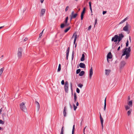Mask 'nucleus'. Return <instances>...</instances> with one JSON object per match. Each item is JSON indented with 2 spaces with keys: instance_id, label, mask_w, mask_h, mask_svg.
Segmentation results:
<instances>
[{
  "instance_id": "21",
  "label": "nucleus",
  "mask_w": 134,
  "mask_h": 134,
  "mask_svg": "<svg viewBox=\"0 0 134 134\" xmlns=\"http://www.w3.org/2000/svg\"><path fill=\"white\" fill-rule=\"evenodd\" d=\"M66 107H65L64 108V110L63 112L64 116V117H65L66 116Z\"/></svg>"
},
{
  "instance_id": "37",
  "label": "nucleus",
  "mask_w": 134,
  "mask_h": 134,
  "mask_svg": "<svg viewBox=\"0 0 134 134\" xmlns=\"http://www.w3.org/2000/svg\"><path fill=\"white\" fill-rule=\"evenodd\" d=\"M78 86L79 87H80L81 88L82 87V86H83V85L82 84H81V83L79 84L78 85Z\"/></svg>"
},
{
  "instance_id": "26",
  "label": "nucleus",
  "mask_w": 134,
  "mask_h": 134,
  "mask_svg": "<svg viewBox=\"0 0 134 134\" xmlns=\"http://www.w3.org/2000/svg\"><path fill=\"white\" fill-rule=\"evenodd\" d=\"M85 56L84 54H83L82 55V56L81 59V61H83L85 60Z\"/></svg>"
},
{
  "instance_id": "15",
  "label": "nucleus",
  "mask_w": 134,
  "mask_h": 134,
  "mask_svg": "<svg viewBox=\"0 0 134 134\" xmlns=\"http://www.w3.org/2000/svg\"><path fill=\"white\" fill-rule=\"evenodd\" d=\"M70 50V48L69 47H68L66 51V59L67 60L68 59V57L69 56V52Z\"/></svg>"
},
{
  "instance_id": "57",
  "label": "nucleus",
  "mask_w": 134,
  "mask_h": 134,
  "mask_svg": "<svg viewBox=\"0 0 134 134\" xmlns=\"http://www.w3.org/2000/svg\"><path fill=\"white\" fill-rule=\"evenodd\" d=\"M44 1V0H40L41 2V3H42Z\"/></svg>"
},
{
  "instance_id": "54",
  "label": "nucleus",
  "mask_w": 134,
  "mask_h": 134,
  "mask_svg": "<svg viewBox=\"0 0 134 134\" xmlns=\"http://www.w3.org/2000/svg\"><path fill=\"white\" fill-rule=\"evenodd\" d=\"M90 10L91 12H92V7H90Z\"/></svg>"
},
{
  "instance_id": "27",
  "label": "nucleus",
  "mask_w": 134,
  "mask_h": 134,
  "mask_svg": "<svg viewBox=\"0 0 134 134\" xmlns=\"http://www.w3.org/2000/svg\"><path fill=\"white\" fill-rule=\"evenodd\" d=\"M74 101L75 102L77 100V96L75 93H74Z\"/></svg>"
},
{
  "instance_id": "14",
  "label": "nucleus",
  "mask_w": 134,
  "mask_h": 134,
  "mask_svg": "<svg viewBox=\"0 0 134 134\" xmlns=\"http://www.w3.org/2000/svg\"><path fill=\"white\" fill-rule=\"evenodd\" d=\"M107 61L108 62V59H111L112 58V55L110 52H109L107 54Z\"/></svg>"
},
{
  "instance_id": "63",
  "label": "nucleus",
  "mask_w": 134,
  "mask_h": 134,
  "mask_svg": "<svg viewBox=\"0 0 134 134\" xmlns=\"http://www.w3.org/2000/svg\"><path fill=\"white\" fill-rule=\"evenodd\" d=\"M76 44H75V47H76Z\"/></svg>"
},
{
  "instance_id": "34",
  "label": "nucleus",
  "mask_w": 134,
  "mask_h": 134,
  "mask_svg": "<svg viewBox=\"0 0 134 134\" xmlns=\"http://www.w3.org/2000/svg\"><path fill=\"white\" fill-rule=\"evenodd\" d=\"M75 53L74 52V51H73L72 53V60H73L74 56V54Z\"/></svg>"
},
{
  "instance_id": "59",
  "label": "nucleus",
  "mask_w": 134,
  "mask_h": 134,
  "mask_svg": "<svg viewBox=\"0 0 134 134\" xmlns=\"http://www.w3.org/2000/svg\"><path fill=\"white\" fill-rule=\"evenodd\" d=\"M120 47L119 46L117 49V50L119 51L120 50Z\"/></svg>"
},
{
  "instance_id": "1",
  "label": "nucleus",
  "mask_w": 134,
  "mask_h": 134,
  "mask_svg": "<svg viewBox=\"0 0 134 134\" xmlns=\"http://www.w3.org/2000/svg\"><path fill=\"white\" fill-rule=\"evenodd\" d=\"M124 52L122 57L126 55L125 58L126 59H127L130 56V52L131 51L130 47H129L128 48H126L124 50Z\"/></svg>"
},
{
  "instance_id": "58",
  "label": "nucleus",
  "mask_w": 134,
  "mask_h": 134,
  "mask_svg": "<svg viewBox=\"0 0 134 134\" xmlns=\"http://www.w3.org/2000/svg\"><path fill=\"white\" fill-rule=\"evenodd\" d=\"M129 39L130 40V42H131V37L130 36H129Z\"/></svg>"
},
{
  "instance_id": "18",
  "label": "nucleus",
  "mask_w": 134,
  "mask_h": 134,
  "mask_svg": "<svg viewBox=\"0 0 134 134\" xmlns=\"http://www.w3.org/2000/svg\"><path fill=\"white\" fill-rule=\"evenodd\" d=\"M35 104L36 105L37 108V111H38L40 108V105L39 103L37 101L35 102Z\"/></svg>"
},
{
  "instance_id": "7",
  "label": "nucleus",
  "mask_w": 134,
  "mask_h": 134,
  "mask_svg": "<svg viewBox=\"0 0 134 134\" xmlns=\"http://www.w3.org/2000/svg\"><path fill=\"white\" fill-rule=\"evenodd\" d=\"M118 35H115L112 38L111 41H114L115 42H117L118 41Z\"/></svg>"
},
{
  "instance_id": "25",
  "label": "nucleus",
  "mask_w": 134,
  "mask_h": 134,
  "mask_svg": "<svg viewBox=\"0 0 134 134\" xmlns=\"http://www.w3.org/2000/svg\"><path fill=\"white\" fill-rule=\"evenodd\" d=\"M132 100L130 101L128 103V105L131 107H132Z\"/></svg>"
},
{
  "instance_id": "10",
  "label": "nucleus",
  "mask_w": 134,
  "mask_h": 134,
  "mask_svg": "<svg viewBox=\"0 0 134 134\" xmlns=\"http://www.w3.org/2000/svg\"><path fill=\"white\" fill-rule=\"evenodd\" d=\"M93 74V70L92 67H91L89 71V78L91 79Z\"/></svg>"
},
{
  "instance_id": "60",
  "label": "nucleus",
  "mask_w": 134,
  "mask_h": 134,
  "mask_svg": "<svg viewBox=\"0 0 134 134\" xmlns=\"http://www.w3.org/2000/svg\"><path fill=\"white\" fill-rule=\"evenodd\" d=\"M3 27H4V26H2L0 27V29H1Z\"/></svg>"
},
{
  "instance_id": "50",
  "label": "nucleus",
  "mask_w": 134,
  "mask_h": 134,
  "mask_svg": "<svg viewBox=\"0 0 134 134\" xmlns=\"http://www.w3.org/2000/svg\"><path fill=\"white\" fill-rule=\"evenodd\" d=\"M28 40V38H26L25 39H24V41H27Z\"/></svg>"
},
{
  "instance_id": "45",
  "label": "nucleus",
  "mask_w": 134,
  "mask_h": 134,
  "mask_svg": "<svg viewBox=\"0 0 134 134\" xmlns=\"http://www.w3.org/2000/svg\"><path fill=\"white\" fill-rule=\"evenodd\" d=\"M70 85L71 90L72 91V84L71 83H70Z\"/></svg>"
},
{
  "instance_id": "49",
  "label": "nucleus",
  "mask_w": 134,
  "mask_h": 134,
  "mask_svg": "<svg viewBox=\"0 0 134 134\" xmlns=\"http://www.w3.org/2000/svg\"><path fill=\"white\" fill-rule=\"evenodd\" d=\"M87 127L86 126L84 128V129H83V133L84 134H85V129H86V127Z\"/></svg>"
},
{
  "instance_id": "51",
  "label": "nucleus",
  "mask_w": 134,
  "mask_h": 134,
  "mask_svg": "<svg viewBox=\"0 0 134 134\" xmlns=\"http://www.w3.org/2000/svg\"><path fill=\"white\" fill-rule=\"evenodd\" d=\"M89 3L90 7H91V2H89Z\"/></svg>"
},
{
  "instance_id": "46",
  "label": "nucleus",
  "mask_w": 134,
  "mask_h": 134,
  "mask_svg": "<svg viewBox=\"0 0 134 134\" xmlns=\"http://www.w3.org/2000/svg\"><path fill=\"white\" fill-rule=\"evenodd\" d=\"M91 25H90V26H89V27H88V30H90L91 29Z\"/></svg>"
},
{
  "instance_id": "2",
  "label": "nucleus",
  "mask_w": 134,
  "mask_h": 134,
  "mask_svg": "<svg viewBox=\"0 0 134 134\" xmlns=\"http://www.w3.org/2000/svg\"><path fill=\"white\" fill-rule=\"evenodd\" d=\"M25 103L23 102L21 103L20 105V109L22 110L25 112L27 111V109L25 106Z\"/></svg>"
},
{
  "instance_id": "19",
  "label": "nucleus",
  "mask_w": 134,
  "mask_h": 134,
  "mask_svg": "<svg viewBox=\"0 0 134 134\" xmlns=\"http://www.w3.org/2000/svg\"><path fill=\"white\" fill-rule=\"evenodd\" d=\"M46 11V9H42L41 10V14L42 15V16L44 14L45 12Z\"/></svg>"
},
{
  "instance_id": "42",
  "label": "nucleus",
  "mask_w": 134,
  "mask_h": 134,
  "mask_svg": "<svg viewBox=\"0 0 134 134\" xmlns=\"http://www.w3.org/2000/svg\"><path fill=\"white\" fill-rule=\"evenodd\" d=\"M76 92L78 93H80V90L78 88H77L76 89Z\"/></svg>"
},
{
  "instance_id": "41",
  "label": "nucleus",
  "mask_w": 134,
  "mask_h": 134,
  "mask_svg": "<svg viewBox=\"0 0 134 134\" xmlns=\"http://www.w3.org/2000/svg\"><path fill=\"white\" fill-rule=\"evenodd\" d=\"M129 45V41L128 40L126 42V46L127 47Z\"/></svg>"
},
{
  "instance_id": "36",
  "label": "nucleus",
  "mask_w": 134,
  "mask_h": 134,
  "mask_svg": "<svg viewBox=\"0 0 134 134\" xmlns=\"http://www.w3.org/2000/svg\"><path fill=\"white\" fill-rule=\"evenodd\" d=\"M81 71V69H79L77 70L76 71V74H78L79 73H80V72Z\"/></svg>"
},
{
  "instance_id": "24",
  "label": "nucleus",
  "mask_w": 134,
  "mask_h": 134,
  "mask_svg": "<svg viewBox=\"0 0 134 134\" xmlns=\"http://www.w3.org/2000/svg\"><path fill=\"white\" fill-rule=\"evenodd\" d=\"M125 107L126 110H127L128 109H130V107L129 105H125Z\"/></svg>"
},
{
  "instance_id": "5",
  "label": "nucleus",
  "mask_w": 134,
  "mask_h": 134,
  "mask_svg": "<svg viewBox=\"0 0 134 134\" xmlns=\"http://www.w3.org/2000/svg\"><path fill=\"white\" fill-rule=\"evenodd\" d=\"M68 82L67 81H66L65 82L64 88L65 92L66 93H68Z\"/></svg>"
},
{
  "instance_id": "53",
  "label": "nucleus",
  "mask_w": 134,
  "mask_h": 134,
  "mask_svg": "<svg viewBox=\"0 0 134 134\" xmlns=\"http://www.w3.org/2000/svg\"><path fill=\"white\" fill-rule=\"evenodd\" d=\"M97 19H96L95 21V25H96V24H97Z\"/></svg>"
},
{
  "instance_id": "30",
  "label": "nucleus",
  "mask_w": 134,
  "mask_h": 134,
  "mask_svg": "<svg viewBox=\"0 0 134 134\" xmlns=\"http://www.w3.org/2000/svg\"><path fill=\"white\" fill-rule=\"evenodd\" d=\"M75 125H74L73 126L72 134H74L75 131Z\"/></svg>"
},
{
  "instance_id": "13",
  "label": "nucleus",
  "mask_w": 134,
  "mask_h": 134,
  "mask_svg": "<svg viewBox=\"0 0 134 134\" xmlns=\"http://www.w3.org/2000/svg\"><path fill=\"white\" fill-rule=\"evenodd\" d=\"M74 44H75V42H76V38H77V35L76 33H75L73 34V35L72 36V38L74 37Z\"/></svg>"
},
{
  "instance_id": "6",
  "label": "nucleus",
  "mask_w": 134,
  "mask_h": 134,
  "mask_svg": "<svg viewBox=\"0 0 134 134\" xmlns=\"http://www.w3.org/2000/svg\"><path fill=\"white\" fill-rule=\"evenodd\" d=\"M126 64V63L125 61L124 60L121 61L120 63V69L123 68Z\"/></svg>"
},
{
  "instance_id": "11",
  "label": "nucleus",
  "mask_w": 134,
  "mask_h": 134,
  "mask_svg": "<svg viewBox=\"0 0 134 134\" xmlns=\"http://www.w3.org/2000/svg\"><path fill=\"white\" fill-rule=\"evenodd\" d=\"M86 9L85 7H84L83 8V10L82 12H81V19L82 20L83 19V16L84 15L85 13V11Z\"/></svg>"
},
{
  "instance_id": "61",
  "label": "nucleus",
  "mask_w": 134,
  "mask_h": 134,
  "mask_svg": "<svg viewBox=\"0 0 134 134\" xmlns=\"http://www.w3.org/2000/svg\"><path fill=\"white\" fill-rule=\"evenodd\" d=\"M70 108H72V106L71 105V104H70Z\"/></svg>"
},
{
  "instance_id": "28",
  "label": "nucleus",
  "mask_w": 134,
  "mask_h": 134,
  "mask_svg": "<svg viewBox=\"0 0 134 134\" xmlns=\"http://www.w3.org/2000/svg\"><path fill=\"white\" fill-rule=\"evenodd\" d=\"M84 73L85 72L84 71H82L80 73L79 75L80 76H83Z\"/></svg>"
},
{
  "instance_id": "9",
  "label": "nucleus",
  "mask_w": 134,
  "mask_h": 134,
  "mask_svg": "<svg viewBox=\"0 0 134 134\" xmlns=\"http://www.w3.org/2000/svg\"><path fill=\"white\" fill-rule=\"evenodd\" d=\"M100 120L101 123V124L102 127V130L103 131V118H102L100 113Z\"/></svg>"
},
{
  "instance_id": "23",
  "label": "nucleus",
  "mask_w": 134,
  "mask_h": 134,
  "mask_svg": "<svg viewBox=\"0 0 134 134\" xmlns=\"http://www.w3.org/2000/svg\"><path fill=\"white\" fill-rule=\"evenodd\" d=\"M132 111V110L131 109H130L128 111L127 113V114L128 116L130 115L131 114V113Z\"/></svg>"
},
{
  "instance_id": "62",
  "label": "nucleus",
  "mask_w": 134,
  "mask_h": 134,
  "mask_svg": "<svg viewBox=\"0 0 134 134\" xmlns=\"http://www.w3.org/2000/svg\"><path fill=\"white\" fill-rule=\"evenodd\" d=\"M2 130V129L1 127H0V130Z\"/></svg>"
},
{
  "instance_id": "4",
  "label": "nucleus",
  "mask_w": 134,
  "mask_h": 134,
  "mask_svg": "<svg viewBox=\"0 0 134 134\" xmlns=\"http://www.w3.org/2000/svg\"><path fill=\"white\" fill-rule=\"evenodd\" d=\"M68 21L65 20L64 23V24H62L60 25V28H63L65 26H67L69 25V23H68Z\"/></svg>"
},
{
  "instance_id": "3",
  "label": "nucleus",
  "mask_w": 134,
  "mask_h": 134,
  "mask_svg": "<svg viewBox=\"0 0 134 134\" xmlns=\"http://www.w3.org/2000/svg\"><path fill=\"white\" fill-rule=\"evenodd\" d=\"M23 51L22 48L19 47L18 49L17 55L19 58H21L22 56V52Z\"/></svg>"
},
{
  "instance_id": "44",
  "label": "nucleus",
  "mask_w": 134,
  "mask_h": 134,
  "mask_svg": "<svg viewBox=\"0 0 134 134\" xmlns=\"http://www.w3.org/2000/svg\"><path fill=\"white\" fill-rule=\"evenodd\" d=\"M63 127H64L63 126L62 127V128L61 129V132L63 133V132H64Z\"/></svg>"
},
{
  "instance_id": "12",
  "label": "nucleus",
  "mask_w": 134,
  "mask_h": 134,
  "mask_svg": "<svg viewBox=\"0 0 134 134\" xmlns=\"http://www.w3.org/2000/svg\"><path fill=\"white\" fill-rule=\"evenodd\" d=\"M129 25L127 23H126V25L123 28L124 31H127L128 30V27Z\"/></svg>"
},
{
  "instance_id": "38",
  "label": "nucleus",
  "mask_w": 134,
  "mask_h": 134,
  "mask_svg": "<svg viewBox=\"0 0 134 134\" xmlns=\"http://www.w3.org/2000/svg\"><path fill=\"white\" fill-rule=\"evenodd\" d=\"M74 108V110H76V109L77 108V106H76L74 104H73V105Z\"/></svg>"
},
{
  "instance_id": "43",
  "label": "nucleus",
  "mask_w": 134,
  "mask_h": 134,
  "mask_svg": "<svg viewBox=\"0 0 134 134\" xmlns=\"http://www.w3.org/2000/svg\"><path fill=\"white\" fill-rule=\"evenodd\" d=\"M61 84L62 85H64V81L63 80H62L61 81Z\"/></svg>"
},
{
  "instance_id": "31",
  "label": "nucleus",
  "mask_w": 134,
  "mask_h": 134,
  "mask_svg": "<svg viewBox=\"0 0 134 134\" xmlns=\"http://www.w3.org/2000/svg\"><path fill=\"white\" fill-rule=\"evenodd\" d=\"M106 98H105L104 100V110H105L106 109Z\"/></svg>"
},
{
  "instance_id": "17",
  "label": "nucleus",
  "mask_w": 134,
  "mask_h": 134,
  "mask_svg": "<svg viewBox=\"0 0 134 134\" xmlns=\"http://www.w3.org/2000/svg\"><path fill=\"white\" fill-rule=\"evenodd\" d=\"M79 66L82 68H85V64L83 63H81L79 64Z\"/></svg>"
},
{
  "instance_id": "16",
  "label": "nucleus",
  "mask_w": 134,
  "mask_h": 134,
  "mask_svg": "<svg viewBox=\"0 0 134 134\" xmlns=\"http://www.w3.org/2000/svg\"><path fill=\"white\" fill-rule=\"evenodd\" d=\"M74 11H73L71 13V15L72 16V17L74 18H75L77 16V14L76 13L74 14Z\"/></svg>"
},
{
  "instance_id": "52",
  "label": "nucleus",
  "mask_w": 134,
  "mask_h": 134,
  "mask_svg": "<svg viewBox=\"0 0 134 134\" xmlns=\"http://www.w3.org/2000/svg\"><path fill=\"white\" fill-rule=\"evenodd\" d=\"M107 12V11H103V14H105Z\"/></svg>"
},
{
  "instance_id": "32",
  "label": "nucleus",
  "mask_w": 134,
  "mask_h": 134,
  "mask_svg": "<svg viewBox=\"0 0 134 134\" xmlns=\"http://www.w3.org/2000/svg\"><path fill=\"white\" fill-rule=\"evenodd\" d=\"M61 70V65L59 64V65L58 68V69L57 71L58 72H59Z\"/></svg>"
},
{
  "instance_id": "35",
  "label": "nucleus",
  "mask_w": 134,
  "mask_h": 134,
  "mask_svg": "<svg viewBox=\"0 0 134 134\" xmlns=\"http://www.w3.org/2000/svg\"><path fill=\"white\" fill-rule=\"evenodd\" d=\"M44 29L42 31V32H41L40 34H39V38H38V39L41 38V36H42V33H43V31H44Z\"/></svg>"
},
{
  "instance_id": "29",
  "label": "nucleus",
  "mask_w": 134,
  "mask_h": 134,
  "mask_svg": "<svg viewBox=\"0 0 134 134\" xmlns=\"http://www.w3.org/2000/svg\"><path fill=\"white\" fill-rule=\"evenodd\" d=\"M71 27L69 26L65 30H64V32L65 33L67 32L70 29Z\"/></svg>"
},
{
  "instance_id": "55",
  "label": "nucleus",
  "mask_w": 134,
  "mask_h": 134,
  "mask_svg": "<svg viewBox=\"0 0 134 134\" xmlns=\"http://www.w3.org/2000/svg\"><path fill=\"white\" fill-rule=\"evenodd\" d=\"M68 16L66 18H65V20H67V21H68Z\"/></svg>"
},
{
  "instance_id": "22",
  "label": "nucleus",
  "mask_w": 134,
  "mask_h": 134,
  "mask_svg": "<svg viewBox=\"0 0 134 134\" xmlns=\"http://www.w3.org/2000/svg\"><path fill=\"white\" fill-rule=\"evenodd\" d=\"M128 19V17H126L123 20L121 21L119 23V24H120L123 23L125 21H126Z\"/></svg>"
},
{
  "instance_id": "64",
  "label": "nucleus",
  "mask_w": 134,
  "mask_h": 134,
  "mask_svg": "<svg viewBox=\"0 0 134 134\" xmlns=\"http://www.w3.org/2000/svg\"><path fill=\"white\" fill-rule=\"evenodd\" d=\"M60 134H64L63 133L61 132Z\"/></svg>"
},
{
  "instance_id": "48",
  "label": "nucleus",
  "mask_w": 134,
  "mask_h": 134,
  "mask_svg": "<svg viewBox=\"0 0 134 134\" xmlns=\"http://www.w3.org/2000/svg\"><path fill=\"white\" fill-rule=\"evenodd\" d=\"M70 21H71L72 19H73V18H74L73 17H72V16H71V15H70Z\"/></svg>"
},
{
  "instance_id": "47",
  "label": "nucleus",
  "mask_w": 134,
  "mask_h": 134,
  "mask_svg": "<svg viewBox=\"0 0 134 134\" xmlns=\"http://www.w3.org/2000/svg\"><path fill=\"white\" fill-rule=\"evenodd\" d=\"M3 111V109L2 108L0 109V114H2V112Z\"/></svg>"
},
{
  "instance_id": "33",
  "label": "nucleus",
  "mask_w": 134,
  "mask_h": 134,
  "mask_svg": "<svg viewBox=\"0 0 134 134\" xmlns=\"http://www.w3.org/2000/svg\"><path fill=\"white\" fill-rule=\"evenodd\" d=\"M4 70V69L3 68H1L0 69V75H1L2 74V73L3 72V71Z\"/></svg>"
},
{
  "instance_id": "8",
  "label": "nucleus",
  "mask_w": 134,
  "mask_h": 134,
  "mask_svg": "<svg viewBox=\"0 0 134 134\" xmlns=\"http://www.w3.org/2000/svg\"><path fill=\"white\" fill-rule=\"evenodd\" d=\"M124 37V35L123 34H119L118 36V42H120Z\"/></svg>"
},
{
  "instance_id": "40",
  "label": "nucleus",
  "mask_w": 134,
  "mask_h": 134,
  "mask_svg": "<svg viewBox=\"0 0 134 134\" xmlns=\"http://www.w3.org/2000/svg\"><path fill=\"white\" fill-rule=\"evenodd\" d=\"M69 8V7L68 6H66V7L65 9V12H66L68 10Z\"/></svg>"
},
{
  "instance_id": "20",
  "label": "nucleus",
  "mask_w": 134,
  "mask_h": 134,
  "mask_svg": "<svg viewBox=\"0 0 134 134\" xmlns=\"http://www.w3.org/2000/svg\"><path fill=\"white\" fill-rule=\"evenodd\" d=\"M105 74L106 75H108L109 73H110L111 71L110 70H107V69H106L105 70Z\"/></svg>"
},
{
  "instance_id": "56",
  "label": "nucleus",
  "mask_w": 134,
  "mask_h": 134,
  "mask_svg": "<svg viewBox=\"0 0 134 134\" xmlns=\"http://www.w3.org/2000/svg\"><path fill=\"white\" fill-rule=\"evenodd\" d=\"M79 103L78 102H77L76 103V105L77 106L79 105Z\"/></svg>"
},
{
  "instance_id": "39",
  "label": "nucleus",
  "mask_w": 134,
  "mask_h": 134,
  "mask_svg": "<svg viewBox=\"0 0 134 134\" xmlns=\"http://www.w3.org/2000/svg\"><path fill=\"white\" fill-rule=\"evenodd\" d=\"M4 122L2 120H0V124H4Z\"/></svg>"
}]
</instances>
